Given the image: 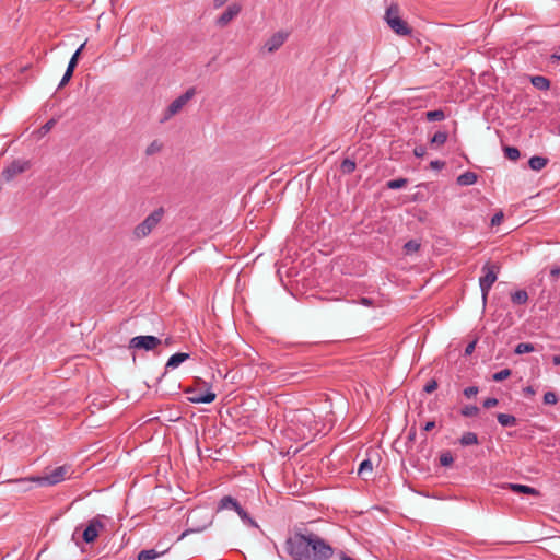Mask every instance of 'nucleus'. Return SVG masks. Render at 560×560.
I'll use <instances>...</instances> for the list:
<instances>
[{
    "mask_svg": "<svg viewBox=\"0 0 560 560\" xmlns=\"http://www.w3.org/2000/svg\"><path fill=\"white\" fill-rule=\"evenodd\" d=\"M285 550L293 560H329L334 548L318 534L299 529L287 538Z\"/></svg>",
    "mask_w": 560,
    "mask_h": 560,
    "instance_id": "nucleus-1",
    "label": "nucleus"
},
{
    "mask_svg": "<svg viewBox=\"0 0 560 560\" xmlns=\"http://www.w3.org/2000/svg\"><path fill=\"white\" fill-rule=\"evenodd\" d=\"M71 475L70 466L63 465L56 467L50 472L40 476V477H30V478H19L13 480L14 482L25 483V482H37L40 486H54L57 485L65 479L69 478Z\"/></svg>",
    "mask_w": 560,
    "mask_h": 560,
    "instance_id": "nucleus-2",
    "label": "nucleus"
},
{
    "mask_svg": "<svg viewBox=\"0 0 560 560\" xmlns=\"http://www.w3.org/2000/svg\"><path fill=\"white\" fill-rule=\"evenodd\" d=\"M384 20L395 34L399 36H409L412 34V27L400 16V8L397 3H390L386 9Z\"/></svg>",
    "mask_w": 560,
    "mask_h": 560,
    "instance_id": "nucleus-3",
    "label": "nucleus"
},
{
    "mask_svg": "<svg viewBox=\"0 0 560 560\" xmlns=\"http://www.w3.org/2000/svg\"><path fill=\"white\" fill-rule=\"evenodd\" d=\"M164 214L165 209L163 207H159L153 212H151L141 223L135 226V237H147L161 223Z\"/></svg>",
    "mask_w": 560,
    "mask_h": 560,
    "instance_id": "nucleus-4",
    "label": "nucleus"
},
{
    "mask_svg": "<svg viewBox=\"0 0 560 560\" xmlns=\"http://www.w3.org/2000/svg\"><path fill=\"white\" fill-rule=\"evenodd\" d=\"M499 270L500 266L491 261H487L482 267L483 276L479 279V287L481 290L483 304L487 302L491 287L498 279Z\"/></svg>",
    "mask_w": 560,
    "mask_h": 560,
    "instance_id": "nucleus-5",
    "label": "nucleus"
},
{
    "mask_svg": "<svg viewBox=\"0 0 560 560\" xmlns=\"http://www.w3.org/2000/svg\"><path fill=\"white\" fill-rule=\"evenodd\" d=\"M221 510H232L238 514L244 524L250 527L259 528L257 522L254 518H252L248 515V513L242 508L238 501L231 495H224L223 498H221V500L218 503V511Z\"/></svg>",
    "mask_w": 560,
    "mask_h": 560,
    "instance_id": "nucleus-6",
    "label": "nucleus"
},
{
    "mask_svg": "<svg viewBox=\"0 0 560 560\" xmlns=\"http://www.w3.org/2000/svg\"><path fill=\"white\" fill-rule=\"evenodd\" d=\"M196 95V88L191 86L185 93L176 97L166 108L164 119H170L178 114L183 107Z\"/></svg>",
    "mask_w": 560,
    "mask_h": 560,
    "instance_id": "nucleus-7",
    "label": "nucleus"
},
{
    "mask_svg": "<svg viewBox=\"0 0 560 560\" xmlns=\"http://www.w3.org/2000/svg\"><path fill=\"white\" fill-rule=\"evenodd\" d=\"M201 387H186L185 394L188 401L194 404H209L212 402L217 394L210 390V387L205 392H200Z\"/></svg>",
    "mask_w": 560,
    "mask_h": 560,
    "instance_id": "nucleus-8",
    "label": "nucleus"
},
{
    "mask_svg": "<svg viewBox=\"0 0 560 560\" xmlns=\"http://www.w3.org/2000/svg\"><path fill=\"white\" fill-rule=\"evenodd\" d=\"M162 343V340L155 336L147 335V336H136L130 339L129 348L130 349H139L151 351L154 350Z\"/></svg>",
    "mask_w": 560,
    "mask_h": 560,
    "instance_id": "nucleus-9",
    "label": "nucleus"
},
{
    "mask_svg": "<svg viewBox=\"0 0 560 560\" xmlns=\"http://www.w3.org/2000/svg\"><path fill=\"white\" fill-rule=\"evenodd\" d=\"M105 528L101 516L93 517L89 521L86 527L82 533V538L86 544H92L96 540L100 535V532Z\"/></svg>",
    "mask_w": 560,
    "mask_h": 560,
    "instance_id": "nucleus-10",
    "label": "nucleus"
},
{
    "mask_svg": "<svg viewBox=\"0 0 560 560\" xmlns=\"http://www.w3.org/2000/svg\"><path fill=\"white\" fill-rule=\"evenodd\" d=\"M30 167V162L28 161H23V160H14L10 165H8L3 171H2V177L7 180V182H10L12 180L16 175L25 172L26 170H28Z\"/></svg>",
    "mask_w": 560,
    "mask_h": 560,
    "instance_id": "nucleus-11",
    "label": "nucleus"
},
{
    "mask_svg": "<svg viewBox=\"0 0 560 560\" xmlns=\"http://www.w3.org/2000/svg\"><path fill=\"white\" fill-rule=\"evenodd\" d=\"M242 10L240 3L230 4L226 10L217 19V25L220 27L226 26L234 18H236Z\"/></svg>",
    "mask_w": 560,
    "mask_h": 560,
    "instance_id": "nucleus-12",
    "label": "nucleus"
},
{
    "mask_svg": "<svg viewBox=\"0 0 560 560\" xmlns=\"http://www.w3.org/2000/svg\"><path fill=\"white\" fill-rule=\"evenodd\" d=\"M285 39H287L285 34L276 33L265 43V48L269 52H273V51L278 50L284 44Z\"/></svg>",
    "mask_w": 560,
    "mask_h": 560,
    "instance_id": "nucleus-13",
    "label": "nucleus"
},
{
    "mask_svg": "<svg viewBox=\"0 0 560 560\" xmlns=\"http://www.w3.org/2000/svg\"><path fill=\"white\" fill-rule=\"evenodd\" d=\"M187 359H189L188 353L177 352L168 358L165 364V370L167 371L168 369H175L179 366L183 362H185Z\"/></svg>",
    "mask_w": 560,
    "mask_h": 560,
    "instance_id": "nucleus-14",
    "label": "nucleus"
},
{
    "mask_svg": "<svg viewBox=\"0 0 560 560\" xmlns=\"http://www.w3.org/2000/svg\"><path fill=\"white\" fill-rule=\"evenodd\" d=\"M505 488L512 490L516 493H524V494H530V495H538L539 491L536 490L533 487L526 486V485H520V483H506Z\"/></svg>",
    "mask_w": 560,
    "mask_h": 560,
    "instance_id": "nucleus-15",
    "label": "nucleus"
},
{
    "mask_svg": "<svg viewBox=\"0 0 560 560\" xmlns=\"http://www.w3.org/2000/svg\"><path fill=\"white\" fill-rule=\"evenodd\" d=\"M477 179L478 176L476 173L467 171L457 177L456 183L459 186H470L474 185L477 182Z\"/></svg>",
    "mask_w": 560,
    "mask_h": 560,
    "instance_id": "nucleus-16",
    "label": "nucleus"
},
{
    "mask_svg": "<svg viewBox=\"0 0 560 560\" xmlns=\"http://www.w3.org/2000/svg\"><path fill=\"white\" fill-rule=\"evenodd\" d=\"M530 82L539 91H547L550 88V81L544 75H533Z\"/></svg>",
    "mask_w": 560,
    "mask_h": 560,
    "instance_id": "nucleus-17",
    "label": "nucleus"
},
{
    "mask_svg": "<svg viewBox=\"0 0 560 560\" xmlns=\"http://www.w3.org/2000/svg\"><path fill=\"white\" fill-rule=\"evenodd\" d=\"M167 549H164L162 551H156L155 549L141 550L138 555V560H154L158 557L164 555Z\"/></svg>",
    "mask_w": 560,
    "mask_h": 560,
    "instance_id": "nucleus-18",
    "label": "nucleus"
},
{
    "mask_svg": "<svg viewBox=\"0 0 560 560\" xmlns=\"http://www.w3.org/2000/svg\"><path fill=\"white\" fill-rule=\"evenodd\" d=\"M548 163V159L539 155H534L529 159L528 165L533 171L542 170Z\"/></svg>",
    "mask_w": 560,
    "mask_h": 560,
    "instance_id": "nucleus-19",
    "label": "nucleus"
},
{
    "mask_svg": "<svg viewBox=\"0 0 560 560\" xmlns=\"http://www.w3.org/2000/svg\"><path fill=\"white\" fill-rule=\"evenodd\" d=\"M498 422L502 427H514L517 423L516 418L513 415L509 413H498L497 415Z\"/></svg>",
    "mask_w": 560,
    "mask_h": 560,
    "instance_id": "nucleus-20",
    "label": "nucleus"
},
{
    "mask_svg": "<svg viewBox=\"0 0 560 560\" xmlns=\"http://www.w3.org/2000/svg\"><path fill=\"white\" fill-rule=\"evenodd\" d=\"M511 301L516 305H523L528 301V294L525 290H517L511 294Z\"/></svg>",
    "mask_w": 560,
    "mask_h": 560,
    "instance_id": "nucleus-21",
    "label": "nucleus"
},
{
    "mask_svg": "<svg viewBox=\"0 0 560 560\" xmlns=\"http://www.w3.org/2000/svg\"><path fill=\"white\" fill-rule=\"evenodd\" d=\"M459 442L463 446L476 445L478 444V436L474 432H465Z\"/></svg>",
    "mask_w": 560,
    "mask_h": 560,
    "instance_id": "nucleus-22",
    "label": "nucleus"
},
{
    "mask_svg": "<svg viewBox=\"0 0 560 560\" xmlns=\"http://www.w3.org/2000/svg\"><path fill=\"white\" fill-rule=\"evenodd\" d=\"M373 471V464L370 459H364L358 469V475L365 478L366 476H370Z\"/></svg>",
    "mask_w": 560,
    "mask_h": 560,
    "instance_id": "nucleus-23",
    "label": "nucleus"
},
{
    "mask_svg": "<svg viewBox=\"0 0 560 560\" xmlns=\"http://www.w3.org/2000/svg\"><path fill=\"white\" fill-rule=\"evenodd\" d=\"M357 164L355 161L349 158H346L340 164V171L343 174H351L355 171Z\"/></svg>",
    "mask_w": 560,
    "mask_h": 560,
    "instance_id": "nucleus-24",
    "label": "nucleus"
},
{
    "mask_svg": "<svg viewBox=\"0 0 560 560\" xmlns=\"http://www.w3.org/2000/svg\"><path fill=\"white\" fill-rule=\"evenodd\" d=\"M408 184V179L407 178H404V177H400V178H396V179H392V180H388L386 183V187L388 189H393V190H396V189H400V188H404L406 187Z\"/></svg>",
    "mask_w": 560,
    "mask_h": 560,
    "instance_id": "nucleus-25",
    "label": "nucleus"
},
{
    "mask_svg": "<svg viewBox=\"0 0 560 560\" xmlns=\"http://www.w3.org/2000/svg\"><path fill=\"white\" fill-rule=\"evenodd\" d=\"M428 121H441L445 118V114L442 109L430 110L425 113Z\"/></svg>",
    "mask_w": 560,
    "mask_h": 560,
    "instance_id": "nucleus-26",
    "label": "nucleus"
},
{
    "mask_svg": "<svg viewBox=\"0 0 560 560\" xmlns=\"http://www.w3.org/2000/svg\"><path fill=\"white\" fill-rule=\"evenodd\" d=\"M447 132L445 131H436L431 138L432 144L443 145L447 141Z\"/></svg>",
    "mask_w": 560,
    "mask_h": 560,
    "instance_id": "nucleus-27",
    "label": "nucleus"
},
{
    "mask_svg": "<svg viewBox=\"0 0 560 560\" xmlns=\"http://www.w3.org/2000/svg\"><path fill=\"white\" fill-rule=\"evenodd\" d=\"M504 155L511 161H517L521 156L520 150L515 147H505Z\"/></svg>",
    "mask_w": 560,
    "mask_h": 560,
    "instance_id": "nucleus-28",
    "label": "nucleus"
},
{
    "mask_svg": "<svg viewBox=\"0 0 560 560\" xmlns=\"http://www.w3.org/2000/svg\"><path fill=\"white\" fill-rule=\"evenodd\" d=\"M535 348H534V345L533 343H529V342H521L518 343L516 347H515V350L514 352L516 354H524V353H529L532 351H534Z\"/></svg>",
    "mask_w": 560,
    "mask_h": 560,
    "instance_id": "nucleus-29",
    "label": "nucleus"
},
{
    "mask_svg": "<svg viewBox=\"0 0 560 560\" xmlns=\"http://www.w3.org/2000/svg\"><path fill=\"white\" fill-rule=\"evenodd\" d=\"M85 46V43H83L77 50L72 55V57L70 58V61L68 63V68L74 70L75 67L78 66V62H79V58H80V55L83 50Z\"/></svg>",
    "mask_w": 560,
    "mask_h": 560,
    "instance_id": "nucleus-30",
    "label": "nucleus"
},
{
    "mask_svg": "<svg viewBox=\"0 0 560 560\" xmlns=\"http://www.w3.org/2000/svg\"><path fill=\"white\" fill-rule=\"evenodd\" d=\"M464 417H476L479 413V408L475 405H466L460 410Z\"/></svg>",
    "mask_w": 560,
    "mask_h": 560,
    "instance_id": "nucleus-31",
    "label": "nucleus"
},
{
    "mask_svg": "<svg viewBox=\"0 0 560 560\" xmlns=\"http://www.w3.org/2000/svg\"><path fill=\"white\" fill-rule=\"evenodd\" d=\"M163 145L158 140H154L151 142L148 148L145 149L147 155H153L162 150Z\"/></svg>",
    "mask_w": 560,
    "mask_h": 560,
    "instance_id": "nucleus-32",
    "label": "nucleus"
},
{
    "mask_svg": "<svg viewBox=\"0 0 560 560\" xmlns=\"http://www.w3.org/2000/svg\"><path fill=\"white\" fill-rule=\"evenodd\" d=\"M404 248L407 254L416 253L419 250L420 244L415 240H410L405 244Z\"/></svg>",
    "mask_w": 560,
    "mask_h": 560,
    "instance_id": "nucleus-33",
    "label": "nucleus"
},
{
    "mask_svg": "<svg viewBox=\"0 0 560 560\" xmlns=\"http://www.w3.org/2000/svg\"><path fill=\"white\" fill-rule=\"evenodd\" d=\"M73 72H74V70L67 67L66 72L58 85V89H62L65 85L68 84V82L71 80V78L73 75Z\"/></svg>",
    "mask_w": 560,
    "mask_h": 560,
    "instance_id": "nucleus-34",
    "label": "nucleus"
},
{
    "mask_svg": "<svg viewBox=\"0 0 560 560\" xmlns=\"http://www.w3.org/2000/svg\"><path fill=\"white\" fill-rule=\"evenodd\" d=\"M454 462V458L450 452L442 453L440 456V464L442 466H450Z\"/></svg>",
    "mask_w": 560,
    "mask_h": 560,
    "instance_id": "nucleus-35",
    "label": "nucleus"
},
{
    "mask_svg": "<svg viewBox=\"0 0 560 560\" xmlns=\"http://www.w3.org/2000/svg\"><path fill=\"white\" fill-rule=\"evenodd\" d=\"M511 374V371L509 369H503L492 375V380L495 382L504 381L509 375Z\"/></svg>",
    "mask_w": 560,
    "mask_h": 560,
    "instance_id": "nucleus-36",
    "label": "nucleus"
},
{
    "mask_svg": "<svg viewBox=\"0 0 560 560\" xmlns=\"http://www.w3.org/2000/svg\"><path fill=\"white\" fill-rule=\"evenodd\" d=\"M56 122H57V121H56V119H55V118L49 119L48 121H46V122L40 127V129H39V133H40L42 136H44V135L48 133V132L51 130V128L56 125Z\"/></svg>",
    "mask_w": 560,
    "mask_h": 560,
    "instance_id": "nucleus-37",
    "label": "nucleus"
},
{
    "mask_svg": "<svg viewBox=\"0 0 560 560\" xmlns=\"http://www.w3.org/2000/svg\"><path fill=\"white\" fill-rule=\"evenodd\" d=\"M558 401V397L553 392H547L544 395V402L546 405H555Z\"/></svg>",
    "mask_w": 560,
    "mask_h": 560,
    "instance_id": "nucleus-38",
    "label": "nucleus"
},
{
    "mask_svg": "<svg viewBox=\"0 0 560 560\" xmlns=\"http://www.w3.org/2000/svg\"><path fill=\"white\" fill-rule=\"evenodd\" d=\"M549 276L553 281H557L560 277V266L552 265L549 270Z\"/></svg>",
    "mask_w": 560,
    "mask_h": 560,
    "instance_id": "nucleus-39",
    "label": "nucleus"
},
{
    "mask_svg": "<svg viewBox=\"0 0 560 560\" xmlns=\"http://www.w3.org/2000/svg\"><path fill=\"white\" fill-rule=\"evenodd\" d=\"M479 387H465L464 395L466 398L470 399L478 394Z\"/></svg>",
    "mask_w": 560,
    "mask_h": 560,
    "instance_id": "nucleus-40",
    "label": "nucleus"
},
{
    "mask_svg": "<svg viewBox=\"0 0 560 560\" xmlns=\"http://www.w3.org/2000/svg\"><path fill=\"white\" fill-rule=\"evenodd\" d=\"M206 528V526H202V527H198V528H189V529H186L185 532H183L180 534V536L178 537L177 540H182L184 539L187 535H189L190 533H199L201 530H203Z\"/></svg>",
    "mask_w": 560,
    "mask_h": 560,
    "instance_id": "nucleus-41",
    "label": "nucleus"
},
{
    "mask_svg": "<svg viewBox=\"0 0 560 560\" xmlns=\"http://www.w3.org/2000/svg\"><path fill=\"white\" fill-rule=\"evenodd\" d=\"M413 154L417 158H423L427 154V148L424 145H417L413 149Z\"/></svg>",
    "mask_w": 560,
    "mask_h": 560,
    "instance_id": "nucleus-42",
    "label": "nucleus"
},
{
    "mask_svg": "<svg viewBox=\"0 0 560 560\" xmlns=\"http://www.w3.org/2000/svg\"><path fill=\"white\" fill-rule=\"evenodd\" d=\"M503 220V213L500 211L498 213H495L492 218H491V225L492 226H495V225H500L501 222Z\"/></svg>",
    "mask_w": 560,
    "mask_h": 560,
    "instance_id": "nucleus-43",
    "label": "nucleus"
},
{
    "mask_svg": "<svg viewBox=\"0 0 560 560\" xmlns=\"http://www.w3.org/2000/svg\"><path fill=\"white\" fill-rule=\"evenodd\" d=\"M497 405H498L497 398L489 397V398L485 399V401H483V407L487 409L492 408Z\"/></svg>",
    "mask_w": 560,
    "mask_h": 560,
    "instance_id": "nucleus-44",
    "label": "nucleus"
},
{
    "mask_svg": "<svg viewBox=\"0 0 560 560\" xmlns=\"http://www.w3.org/2000/svg\"><path fill=\"white\" fill-rule=\"evenodd\" d=\"M445 166V162L441 160H435L430 163V167L433 170H442Z\"/></svg>",
    "mask_w": 560,
    "mask_h": 560,
    "instance_id": "nucleus-45",
    "label": "nucleus"
},
{
    "mask_svg": "<svg viewBox=\"0 0 560 560\" xmlns=\"http://www.w3.org/2000/svg\"><path fill=\"white\" fill-rule=\"evenodd\" d=\"M476 343H477V340H474L466 346L465 351H464L465 355H470L475 351Z\"/></svg>",
    "mask_w": 560,
    "mask_h": 560,
    "instance_id": "nucleus-46",
    "label": "nucleus"
},
{
    "mask_svg": "<svg viewBox=\"0 0 560 560\" xmlns=\"http://www.w3.org/2000/svg\"><path fill=\"white\" fill-rule=\"evenodd\" d=\"M360 304H362L364 306H372L373 305V300L370 299V298H361L360 299Z\"/></svg>",
    "mask_w": 560,
    "mask_h": 560,
    "instance_id": "nucleus-47",
    "label": "nucleus"
},
{
    "mask_svg": "<svg viewBox=\"0 0 560 560\" xmlns=\"http://www.w3.org/2000/svg\"><path fill=\"white\" fill-rule=\"evenodd\" d=\"M434 428H435V421H428V422L423 425L422 430L427 432V431H430V430H432V429H434Z\"/></svg>",
    "mask_w": 560,
    "mask_h": 560,
    "instance_id": "nucleus-48",
    "label": "nucleus"
},
{
    "mask_svg": "<svg viewBox=\"0 0 560 560\" xmlns=\"http://www.w3.org/2000/svg\"><path fill=\"white\" fill-rule=\"evenodd\" d=\"M229 0H213V7L219 9L223 7Z\"/></svg>",
    "mask_w": 560,
    "mask_h": 560,
    "instance_id": "nucleus-49",
    "label": "nucleus"
},
{
    "mask_svg": "<svg viewBox=\"0 0 560 560\" xmlns=\"http://www.w3.org/2000/svg\"><path fill=\"white\" fill-rule=\"evenodd\" d=\"M424 385H430V386H433V385H438V382L435 378H430L425 382Z\"/></svg>",
    "mask_w": 560,
    "mask_h": 560,
    "instance_id": "nucleus-50",
    "label": "nucleus"
},
{
    "mask_svg": "<svg viewBox=\"0 0 560 560\" xmlns=\"http://www.w3.org/2000/svg\"><path fill=\"white\" fill-rule=\"evenodd\" d=\"M552 362L555 365H560V355H553Z\"/></svg>",
    "mask_w": 560,
    "mask_h": 560,
    "instance_id": "nucleus-51",
    "label": "nucleus"
},
{
    "mask_svg": "<svg viewBox=\"0 0 560 560\" xmlns=\"http://www.w3.org/2000/svg\"><path fill=\"white\" fill-rule=\"evenodd\" d=\"M427 394H432L438 387H423Z\"/></svg>",
    "mask_w": 560,
    "mask_h": 560,
    "instance_id": "nucleus-52",
    "label": "nucleus"
},
{
    "mask_svg": "<svg viewBox=\"0 0 560 560\" xmlns=\"http://www.w3.org/2000/svg\"><path fill=\"white\" fill-rule=\"evenodd\" d=\"M340 560H354L351 557L347 556L346 553H341Z\"/></svg>",
    "mask_w": 560,
    "mask_h": 560,
    "instance_id": "nucleus-53",
    "label": "nucleus"
},
{
    "mask_svg": "<svg viewBox=\"0 0 560 560\" xmlns=\"http://www.w3.org/2000/svg\"><path fill=\"white\" fill-rule=\"evenodd\" d=\"M525 388H526V390H527L529 394H534V393H535V392L533 390V387H530V386H527V387H525Z\"/></svg>",
    "mask_w": 560,
    "mask_h": 560,
    "instance_id": "nucleus-54",
    "label": "nucleus"
},
{
    "mask_svg": "<svg viewBox=\"0 0 560 560\" xmlns=\"http://www.w3.org/2000/svg\"><path fill=\"white\" fill-rule=\"evenodd\" d=\"M551 58H552V59H557V60H559V59H560V56H559V55H552V56H551Z\"/></svg>",
    "mask_w": 560,
    "mask_h": 560,
    "instance_id": "nucleus-55",
    "label": "nucleus"
},
{
    "mask_svg": "<svg viewBox=\"0 0 560 560\" xmlns=\"http://www.w3.org/2000/svg\"><path fill=\"white\" fill-rule=\"evenodd\" d=\"M415 434H416L415 432H410V433H409V438H410V439H413Z\"/></svg>",
    "mask_w": 560,
    "mask_h": 560,
    "instance_id": "nucleus-56",
    "label": "nucleus"
}]
</instances>
